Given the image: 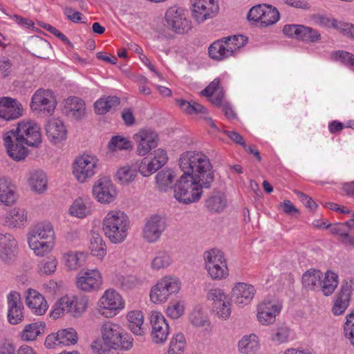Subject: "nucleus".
<instances>
[{
	"mask_svg": "<svg viewBox=\"0 0 354 354\" xmlns=\"http://www.w3.org/2000/svg\"><path fill=\"white\" fill-rule=\"evenodd\" d=\"M57 260L53 257H48L42 260L39 266L40 272L45 274H50L55 271Z\"/></svg>",
	"mask_w": 354,
	"mask_h": 354,
	"instance_id": "obj_56",
	"label": "nucleus"
},
{
	"mask_svg": "<svg viewBox=\"0 0 354 354\" xmlns=\"http://www.w3.org/2000/svg\"><path fill=\"white\" fill-rule=\"evenodd\" d=\"M205 268L211 278L221 280L228 275V268L223 253L218 250L212 249L203 254Z\"/></svg>",
	"mask_w": 354,
	"mask_h": 354,
	"instance_id": "obj_6",
	"label": "nucleus"
},
{
	"mask_svg": "<svg viewBox=\"0 0 354 354\" xmlns=\"http://www.w3.org/2000/svg\"><path fill=\"white\" fill-rule=\"evenodd\" d=\"M299 200L309 209L314 210L317 207V204L309 196L299 191H295Z\"/></svg>",
	"mask_w": 354,
	"mask_h": 354,
	"instance_id": "obj_62",
	"label": "nucleus"
},
{
	"mask_svg": "<svg viewBox=\"0 0 354 354\" xmlns=\"http://www.w3.org/2000/svg\"><path fill=\"white\" fill-rule=\"evenodd\" d=\"M55 106V97L50 90H37L32 97L30 107L33 111L52 115Z\"/></svg>",
	"mask_w": 354,
	"mask_h": 354,
	"instance_id": "obj_17",
	"label": "nucleus"
},
{
	"mask_svg": "<svg viewBox=\"0 0 354 354\" xmlns=\"http://www.w3.org/2000/svg\"><path fill=\"white\" fill-rule=\"evenodd\" d=\"M129 227L128 216L121 211L109 212L103 220L102 230L111 243H122Z\"/></svg>",
	"mask_w": 354,
	"mask_h": 354,
	"instance_id": "obj_3",
	"label": "nucleus"
},
{
	"mask_svg": "<svg viewBox=\"0 0 354 354\" xmlns=\"http://www.w3.org/2000/svg\"><path fill=\"white\" fill-rule=\"evenodd\" d=\"M353 281L352 279L342 281L340 289L335 296V300L332 308L334 315L343 314L348 308L353 290Z\"/></svg>",
	"mask_w": 354,
	"mask_h": 354,
	"instance_id": "obj_19",
	"label": "nucleus"
},
{
	"mask_svg": "<svg viewBox=\"0 0 354 354\" xmlns=\"http://www.w3.org/2000/svg\"><path fill=\"white\" fill-rule=\"evenodd\" d=\"M108 148L112 152L118 150H131L133 149V144L127 138L121 136H115L109 141Z\"/></svg>",
	"mask_w": 354,
	"mask_h": 354,
	"instance_id": "obj_47",
	"label": "nucleus"
},
{
	"mask_svg": "<svg viewBox=\"0 0 354 354\" xmlns=\"http://www.w3.org/2000/svg\"><path fill=\"white\" fill-rule=\"evenodd\" d=\"M138 172L137 165H125L118 169L115 176L122 183L129 184L134 180Z\"/></svg>",
	"mask_w": 354,
	"mask_h": 354,
	"instance_id": "obj_42",
	"label": "nucleus"
},
{
	"mask_svg": "<svg viewBox=\"0 0 354 354\" xmlns=\"http://www.w3.org/2000/svg\"><path fill=\"white\" fill-rule=\"evenodd\" d=\"M190 3L192 17L198 24L214 18L219 10L217 0H191Z\"/></svg>",
	"mask_w": 354,
	"mask_h": 354,
	"instance_id": "obj_8",
	"label": "nucleus"
},
{
	"mask_svg": "<svg viewBox=\"0 0 354 354\" xmlns=\"http://www.w3.org/2000/svg\"><path fill=\"white\" fill-rule=\"evenodd\" d=\"M167 160V156H145L137 165L138 170L143 176H149L165 165Z\"/></svg>",
	"mask_w": 354,
	"mask_h": 354,
	"instance_id": "obj_27",
	"label": "nucleus"
},
{
	"mask_svg": "<svg viewBox=\"0 0 354 354\" xmlns=\"http://www.w3.org/2000/svg\"><path fill=\"white\" fill-rule=\"evenodd\" d=\"M26 146L38 147L41 143L40 127L33 121H21L14 129Z\"/></svg>",
	"mask_w": 354,
	"mask_h": 354,
	"instance_id": "obj_12",
	"label": "nucleus"
},
{
	"mask_svg": "<svg viewBox=\"0 0 354 354\" xmlns=\"http://www.w3.org/2000/svg\"><path fill=\"white\" fill-rule=\"evenodd\" d=\"M344 335L354 346V310L346 316V322L344 326Z\"/></svg>",
	"mask_w": 354,
	"mask_h": 354,
	"instance_id": "obj_55",
	"label": "nucleus"
},
{
	"mask_svg": "<svg viewBox=\"0 0 354 354\" xmlns=\"http://www.w3.org/2000/svg\"><path fill=\"white\" fill-rule=\"evenodd\" d=\"M165 228V218L160 215H153L146 221L143 236L149 243L156 242L160 239Z\"/></svg>",
	"mask_w": 354,
	"mask_h": 354,
	"instance_id": "obj_20",
	"label": "nucleus"
},
{
	"mask_svg": "<svg viewBox=\"0 0 354 354\" xmlns=\"http://www.w3.org/2000/svg\"><path fill=\"white\" fill-rule=\"evenodd\" d=\"M47 177L42 171L32 172L29 178V184L32 190L43 193L47 189Z\"/></svg>",
	"mask_w": 354,
	"mask_h": 354,
	"instance_id": "obj_40",
	"label": "nucleus"
},
{
	"mask_svg": "<svg viewBox=\"0 0 354 354\" xmlns=\"http://www.w3.org/2000/svg\"><path fill=\"white\" fill-rule=\"evenodd\" d=\"M171 263V258L165 251H159L151 262V268L159 270L167 268Z\"/></svg>",
	"mask_w": 354,
	"mask_h": 354,
	"instance_id": "obj_49",
	"label": "nucleus"
},
{
	"mask_svg": "<svg viewBox=\"0 0 354 354\" xmlns=\"http://www.w3.org/2000/svg\"><path fill=\"white\" fill-rule=\"evenodd\" d=\"M320 34L315 29L303 26L299 39L306 42H316L320 39Z\"/></svg>",
	"mask_w": 354,
	"mask_h": 354,
	"instance_id": "obj_54",
	"label": "nucleus"
},
{
	"mask_svg": "<svg viewBox=\"0 0 354 354\" xmlns=\"http://www.w3.org/2000/svg\"><path fill=\"white\" fill-rule=\"evenodd\" d=\"M207 299L214 302V306L219 307L221 302L227 299V296L221 289L215 288L209 290Z\"/></svg>",
	"mask_w": 354,
	"mask_h": 354,
	"instance_id": "obj_57",
	"label": "nucleus"
},
{
	"mask_svg": "<svg viewBox=\"0 0 354 354\" xmlns=\"http://www.w3.org/2000/svg\"><path fill=\"white\" fill-rule=\"evenodd\" d=\"M26 305L37 315H44L48 308L44 297L36 290H30L26 299Z\"/></svg>",
	"mask_w": 354,
	"mask_h": 354,
	"instance_id": "obj_30",
	"label": "nucleus"
},
{
	"mask_svg": "<svg viewBox=\"0 0 354 354\" xmlns=\"http://www.w3.org/2000/svg\"><path fill=\"white\" fill-rule=\"evenodd\" d=\"M332 27L339 30L344 36L354 39V24L348 22L339 21L335 19H333Z\"/></svg>",
	"mask_w": 354,
	"mask_h": 354,
	"instance_id": "obj_51",
	"label": "nucleus"
},
{
	"mask_svg": "<svg viewBox=\"0 0 354 354\" xmlns=\"http://www.w3.org/2000/svg\"><path fill=\"white\" fill-rule=\"evenodd\" d=\"M102 283V278L97 269L81 270L77 277V287L85 292L96 290Z\"/></svg>",
	"mask_w": 354,
	"mask_h": 354,
	"instance_id": "obj_18",
	"label": "nucleus"
},
{
	"mask_svg": "<svg viewBox=\"0 0 354 354\" xmlns=\"http://www.w3.org/2000/svg\"><path fill=\"white\" fill-rule=\"evenodd\" d=\"M15 186L3 178H0V203L11 205L17 201Z\"/></svg>",
	"mask_w": 354,
	"mask_h": 354,
	"instance_id": "obj_34",
	"label": "nucleus"
},
{
	"mask_svg": "<svg viewBox=\"0 0 354 354\" xmlns=\"http://www.w3.org/2000/svg\"><path fill=\"white\" fill-rule=\"evenodd\" d=\"M54 230L50 224L39 223L35 226L30 233L28 240L37 239L54 242Z\"/></svg>",
	"mask_w": 354,
	"mask_h": 354,
	"instance_id": "obj_32",
	"label": "nucleus"
},
{
	"mask_svg": "<svg viewBox=\"0 0 354 354\" xmlns=\"http://www.w3.org/2000/svg\"><path fill=\"white\" fill-rule=\"evenodd\" d=\"M281 307L272 301H263L258 306L257 318L263 325H269L275 322Z\"/></svg>",
	"mask_w": 354,
	"mask_h": 354,
	"instance_id": "obj_28",
	"label": "nucleus"
},
{
	"mask_svg": "<svg viewBox=\"0 0 354 354\" xmlns=\"http://www.w3.org/2000/svg\"><path fill=\"white\" fill-rule=\"evenodd\" d=\"M100 307V313L106 317H112L124 308V301L119 293L114 290L104 292L98 302Z\"/></svg>",
	"mask_w": 354,
	"mask_h": 354,
	"instance_id": "obj_13",
	"label": "nucleus"
},
{
	"mask_svg": "<svg viewBox=\"0 0 354 354\" xmlns=\"http://www.w3.org/2000/svg\"><path fill=\"white\" fill-rule=\"evenodd\" d=\"M46 134L48 138L55 143L59 142L66 138V129L64 122L57 118L48 121L46 126Z\"/></svg>",
	"mask_w": 354,
	"mask_h": 354,
	"instance_id": "obj_29",
	"label": "nucleus"
},
{
	"mask_svg": "<svg viewBox=\"0 0 354 354\" xmlns=\"http://www.w3.org/2000/svg\"><path fill=\"white\" fill-rule=\"evenodd\" d=\"M71 215L83 218L89 213V209L82 198L76 199L69 209Z\"/></svg>",
	"mask_w": 354,
	"mask_h": 354,
	"instance_id": "obj_53",
	"label": "nucleus"
},
{
	"mask_svg": "<svg viewBox=\"0 0 354 354\" xmlns=\"http://www.w3.org/2000/svg\"><path fill=\"white\" fill-rule=\"evenodd\" d=\"M8 319L10 324L15 325L23 320V304L20 295L17 292H11L8 295Z\"/></svg>",
	"mask_w": 354,
	"mask_h": 354,
	"instance_id": "obj_24",
	"label": "nucleus"
},
{
	"mask_svg": "<svg viewBox=\"0 0 354 354\" xmlns=\"http://www.w3.org/2000/svg\"><path fill=\"white\" fill-rule=\"evenodd\" d=\"M129 322V328L131 331L136 335H142L144 333L143 315L141 311L133 310L129 312L127 315Z\"/></svg>",
	"mask_w": 354,
	"mask_h": 354,
	"instance_id": "obj_37",
	"label": "nucleus"
},
{
	"mask_svg": "<svg viewBox=\"0 0 354 354\" xmlns=\"http://www.w3.org/2000/svg\"><path fill=\"white\" fill-rule=\"evenodd\" d=\"M90 249L93 255L103 258L106 254V246L102 237L95 232L91 234Z\"/></svg>",
	"mask_w": 354,
	"mask_h": 354,
	"instance_id": "obj_39",
	"label": "nucleus"
},
{
	"mask_svg": "<svg viewBox=\"0 0 354 354\" xmlns=\"http://www.w3.org/2000/svg\"><path fill=\"white\" fill-rule=\"evenodd\" d=\"M243 35H232L219 39L212 43L208 48L209 57L216 62L234 57L240 49L247 43Z\"/></svg>",
	"mask_w": 354,
	"mask_h": 354,
	"instance_id": "obj_2",
	"label": "nucleus"
},
{
	"mask_svg": "<svg viewBox=\"0 0 354 354\" xmlns=\"http://www.w3.org/2000/svg\"><path fill=\"white\" fill-rule=\"evenodd\" d=\"M46 324L44 322H37L25 326L20 333L22 340L26 342L34 341L37 337L45 333Z\"/></svg>",
	"mask_w": 354,
	"mask_h": 354,
	"instance_id": "obj_33",
	"label": "nucleus"
},
{
	"mask_svg": "<svg viewBox=\"0 0 354 354\" xmlns=\"http://www.w3.org/2000/svg\"><path fill=\"white\" fill-rule=\"evenodd\" d=\"M185 339L183 333L176 334L171 339L168 351L169 354H183Z\"/></svg>",
	"mask_w": 354,
	"mask_h": 354,
	"instance_id": "obj_50",
	"label": "nucleus"
},
{
	"mask_svg": "<svg viewBox=\"0 0 354 354\" xmlns=\"http://www.w3.org/2000/svg\"><path fill=\"white\" fill-rule=\"evenodd\" d=\"M290 329L285 325L277 327L276 332L272 335V339L279 343H283L288 340Z\"/></svg>",
	"mask_w": 354,
	"mask_h": 354,
	"instance_id": "obj_58",
	"label": "nucleus"
},
{
	"mask_svg": "<svg viewBox=\"0 0 354 354\" xmlns=\"http://www.w3.org/2000/svg\"><path fill=\"white\" fill-rule=\"evenodd\" d=\"M120 102V98L116 96H109L97 100L94 104L95 113L98 115H104L109 112L113 107L118 106Z\"/></svg>",
	"mask_w": 354,
	"mask_h": 354,
	"instance_id": "obj_38",
	"label": "nucleus"
},
{
	"mask_svg": "<svg viewBox=\"0 0 354 354\" xmlns=\"http://www.w3.org/2000/svg\"><path fill=\"white\" fill-rule=\"evenodd\" d=\"M184 308L183 306L179 303L175 304L172 306H169L167 308V315L172 319H177L181 316L183 313Z\"/></svg>",
	"mask_w": 354,
	"mask_h": 354,
	"instance_id": "obj_64",
	"label": "nucleus"
},
{
	"mask_svg": "<svg viewBox=\"0 0 354 354\" xmlns=\"http://www.w3.org/2000/svg\"><path fill=\"white\" fill-rule=\"evenodd\" d=\"M28 245L31 250L37 256L43 257L48 254L54 246V242L43 241L35 239L33 240H28Z\"/></svg>",
	"mask_w": 354,
	"mask_h": 354,
	"instance_id": "obj_45",
	"label": "nucleus"
},
{
	"mask_svg": "<svg viewBox=\"0 0 354 354\" xmlns=\"http://www.w3.org/2000/svg\"><path fill=\"white\" fill-rule=\"evenodd\" d=\"M19 253L18 243L10 233H0V259L6 264L15 261Z\"/></svg>",
	"mask_w": 354,
	"mask_h": 354,
	"instance_id": "obj_16",
	"label": "nucleus"
},
{
	"mask_svg": "<svg viewBox=\"0 0 354 354\" xmlns=\"http://www.w3.org/2000/svg\"><path fill=\"white\" fill-rule=\"evenodd\" d=\"M62 112L73 120H80L85 115L86 104L77 97H70L65 100Z\"/></svg>",
	"mask_w": 354,
	"mask_h": 354,
	"instance_id": "obj_25",
	"label": "nucleus"
},
{
	"mask_svg": "<svg viewBox=\"0 0 354 354\" xmlns=\"http://www.w3.org/2000/svg\"><path fill=\"white\" fill-rule=\"evenodd\" d=\"M3 145L8 155H28L26 146L14 129L3 134Z\"/></svg>",
	"mask_w": 354,
	"mask_h": 354,
	"instance_id": "obj_23",
	"label": "nucleus"
},
{
	"mask_svg": "<svg viewBox=\"0 0 354 354\" xmlns=\"http://www.w3.org/2000/svg\"><path fill=\"white\" fill-rule=\"evenodd\" d=\"M66 266L70 270H77L82 266L86 261L84 252H70L64 256Z\"/></svg>",
	"mask_w": 354,
	"mask_h": 354,
	"instance_id": "obj_46",
	"label": "nucleus"
},
{
	"mask_svg": "<svg viewBox=\"0 0 354 354\" xmlns=\"http://www.w3.org/2000/svg\"><path fill=\"white\" fill-rule=\"evenodd\" d=\"M180 288V283L176 278L165 277L151 290V300L153 303L165 302L170 295L177 293Z\"/></svg>",
	"mask_w": 354,
	"mask_h": 354,
	"instance_id": "obj_10",
	"label": "nucleus"
},
{
	"mask_svg": "<svg viewBox=\"0 0 354 354\" xmlns=\"http://www.w3.org/2000/svg\"><path fill=\"white\" fill-rule=\"evenodd\" d=\"M166 26L177 34L183 35L191 30L192 21L187 19L183 8L173 6L169 8L165 16Z\"/></svg>",
	"mask_w": 354,
	"mask_h": 354,
	"instance_id": "obj_9",
	"label": "nucleus"
},
{
	"mask_svg": "<svg viewBox=\"0 0 354 354\" xmlns=\"http://www.w3.org/2000/svg\"><path fill=\"white\" fill-rule=\"evenodd\" d=\"M332 59L348 67H354V55L344 50H337L332 53Z\"/></svg>",
	"mask_w": 354,
	"mask_h": 354,
	"instance_id": "obj_52",
	"label": "nucleus"
},
{
	"mask_svg": "<svg viewBox=\"0 0 354 354\" xmlns=\"http://www.w3.org/2000/svg\"><path fill=\"white\" fill-rule=\"evenodd\" d=\"M104 344L113 349L129 350L132 347L133 338L119 324L107 322L101 329Z\"/></svg>",
	"mask_w": 354,
	"mask_h": 354,
	"instance_id": "obj_4",
	"label": "nucleus"
},
{
	"mask_svg": "<svg viewBox=\"0 0 354 354\" xmlns=\"http://www.w3.org/2000/svg\"><path fill=\"white\" fill-rule=\"evenodd\" d=\"M138 155H147L157 147L158 134L151 129H141L133 136Z\"/></svg>",
	"mask_w": 354,
	"mask_h": 354,
	"instance_id": "obj_14",
	"label": "nucleus"
},
{
	"mask_svg": "<svg viewBox=\"0 0 354 354\" xmlns=\"http://www.w3.org/2000/svg\"><path fill=\"white\" fill-rule=\"evenodd\" d=\"M205 207L212 213H221L227 206L225 194L221 191H214L205 201Z\"/></svg>",
	"mask_w": 354,
	"mask_h": 354,
	"instance_id": "obj_31",
	"label": "nucleus"
},
{
	"mask_svg": "<svg viewBox=\"0 0 354 354\" xmlns=\"http://www.w3.org/2000/svg\"><path fill=\"white\" fill-rule=\"evenodd\" d=\"M329 230L332 234L339 236L338 240L339 241L343 239L344 236H346V234L348 232L344 223H337L335 224H331Z\"/></svg>",
	"mask_w": 354,
	"mask_h": 354,
	"instance_id": "obj_60",
	"label": "nucleus"
},
{
	"mask_svg": "<svg viewBox=\"0 0 354 354\" xmlns=\"http://www.w3.org/2000/svg\"><path fill=\"white\" fill-rule=\"evenodd\" d=\"M152 326L151 335L154 342H164L169 335V324L164 316L160 313L154 312L150 317Z\"/></svg>",
	"mask_w": 354,
	"mask_h": 354,
	"instance_id": "obj_22",
	"label": "nucleus"
},
{
	"mask_svg": "<svg viewBox=\"0 0 354 354\" xmlns=\"http://www.w3.org/2000/svg\"><path fill=\"white\" fill-rule=\"evenodd\" d=\"M175 177L174 172L171 170H162L156 176V183L159 190L166 192L171 184Z\"/></svg>",
	"mask_w": 354,
	"mask_h": 354,
	"instance_id": "obj_44",
	"label": "nucleus"
},
{
	"mask_svg": "<svg viewBox=\"0 0 354 354\" xmlns=\"http://www.w3.org/2000/svg\"><path fill=\"white\" fill-rule=\"evenodd\" d=\"M57 338L61 345L68 346L77 343V334L73 328H70L59 330L57 333Z\"/></svg>",
	"mask_w": 354,
	"mask_h": 354,
	"instance_id": "obj_48",
	"label": "nucleus"
},
{
	"mask_svg": "<svg viewBox=\"0 0 354 354\" xmlns=\"http://www.w3.org/2000/svg\"><path fill=\"white\" fill-rule=\"evenodd\" d=\"M338 285V276L336 273L327 271L325 273V277L322 281V290L325 296H330L332 295Z\"/></svg>",
	"mask_w": 354,
	"mask_h": 354,
	"instance_id": "obj_43",
	"label": "nucleus"
},
{
	"mask_svg": "<svg viewBox=\"0 0 354 354\" xmlns=\"http://www.w3.org/2000/svg\"><path fill=\"white\" fill-rule=\"evenodd\" d=\"M302 26L303 25L288 24L283 26V32L290 37L299 39Z\"/></svg>",
	"mask_w": 354,
	"mask_h": 354,
	"instance_id": "obj_59",
	"label": "nucleus"
},
{
	"mask_svg": "<svg viewBox=\"0 0 354 354\" xmlns=\"http://www.w3.org/2000/svg\"><path fill=\"white\" fill-rule=\"evenodd\" d=\"M322 273L319 270H309L304 273L302 283L306 288L310 290L322 285Z\"/></svg>",
	"mask_w": 354,
	"mask_h": 354,
	"instance_id": "obj_41",
	"label": "nucleus"
},
{
	"mask_svg": "<svg viewBox=\"0 0 354 354\" xmlns=\"http://www.w3.org/2000/svg\"><path fill=\"white\" fill-rule=\"evenodd\" d=\"M42 27L51 34L54 35L57 37H58L60 40H62L64 43L68 46H72L71 42L70 40L59 30H58L54 26L48 24H44Z\"/></svg>",
	"mask_w": 354,
	"mask_h": 354,
	"instance_id": "obj_63",
	"label": "nucleus"
},
{
	"mask_svg": "<svg viewBox=\"0 0 354 354\" xmlns=\"http://www.w3.org/2000/svg\"><path fill=\"white\" fill-rule=\"evenodd\" d=\"M238 346L239 351L243 354H256L260 348L258 337L254 334L243 337Z\"/></svg>",
	"mask_w": 354,
	"mask_h": 354,
	"instance_id": "obj_36",
	"label": "nucleus"
},
{
	"mask_svg": "<svg viewBox=\"0 0 354 354\" xmlns=\"http://www.w3.org/2000/svg\"><path fill=\"white\" fill-rule=\"evenodd\" d=\"M93 194L98 202L106 204L115 200L117 191L110 178L104 176L93 185Z\"/></svg>",
	"mask_w": 354,
	"mask_h": 354,
	"instance_id": "obj_15",
	"label": "nucleus"
},
{
	"mask_svg": "<svg viewBox=\"0 0 354 354\" xmlns=\"http://www.w3.org/2000/svg\"><path fill=\"white\" fill-rule=\"evenodd\" d=\"M98 167L97 156H77L73 163V174L80 183L91 178Z\"/></svg>",
	"mask_w": 354,
	"mask_h": 354,
	"instance_id": "obj_11",
	"label": "nucleus"
},
{
	"mask_svg": "<svg viewBox=\"0 0 354 354\" xmlns=\"http://www.w3.org/2000/svg\"><path fill=\"white\" fill-rule=\"evenodd\" d=\"M256 292L254 287L246 283H237L232 290V300L237 305H247Z\"/></svg>",
	"mask_w": 354,
	"mask_h": 354,
	"instance_id": "obj_26",
	"label": "nucleus"
},
{
	"mask_svg": "<svg viewBox=\"0 0 354 354\" xmlns=\"http://www.w3.org/2000/svg\"><path fill=\"white\" fill-rule=\"evenodd\" d=\"M179 166L183 174L174 187L176 199L185 204L198 201L202 188H209L214 180L209 160L207 156H180Z\"/></svg>",
	"mask_w": 354,
	"mask_h": 354,
	"instance_id": "obj_1",
	"label": "nucleus"
},
{
	"mask_svg": "<svg viewBox=\"0 0 354 354\" xmlns=\"http://www.w3.org/2000/svg\"><path fill=\"white\" fill-rule=\"evenodd\" d=\"M22 105L15 99L3 97L0 98V118L13 120L22 115Z\"/></svg>",
	"mask_w": 354,
	"mask_h": 354,
	"instance_id": "obj_21",
	"label": "nucleus"
},
{
	"mask_svg": "<svg viewBox=\"0 0 354 354\" xmlns=\"http://www.w3.org/2000/svg\"><path fill=\"white\" fill-rule=\"evenodd\" d=\"M27 222V213L24 209L14 208L6 214L4 223L11 227H19Z\"/></svg>",
	"mask_w": 354,
	"mask_h": 354,
	"instance_id": "obj_35",
	"label": "nucleus"
},
{
	"mask_svg": "<svg viewBox=\"0 0 354 354\" xmlns=\"http://www.w3.org/2000/svg\"><path fill=\"white\" fill-rule=\"evenodd\" d=\"M88 306V299L84 296L63 297L54 306L50 316L56 319L64 313H68L74 317H79L86 311Z\"/></svg>",
	"mask_w": 354,
	"mask_h": 354,
	"instance_id": "obj_5",
	"label": "nucleus"
},
{
	"mask_svg": "<svg viewBox=\"0 0 354 354\" xmlns=\"http://www.w3.org/2000/svg\"><path fill=\"white\" fill-rule=\"evenodd\" d=\"M249 21L260 22L262 28L276 24L279 19L278 10L271 5L258 4L253 6L248 14Z\"/></svg>",
	"mask_w": 354,
	"mask_h": 354,
	"instance_id": "obj_7",
	"label": "nucleus"
},
{
	"mask_svg": "<svg viewBox=\"0 0 354 354\" xmlns=\"http://www.w3.org/2000/svg\"><path fill=\"white\" fill-rule=\"evenodd\" d=\"M213 308L220 317L227 318L231 313L230 304L227 299L221 302V306H213Z\"/></svg>",
	"mask_w": 354,
	"mask_h": 354,
	"instance_id": "obj_61",
	"label": "nucleus"
}]
</instances>
